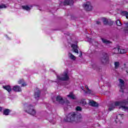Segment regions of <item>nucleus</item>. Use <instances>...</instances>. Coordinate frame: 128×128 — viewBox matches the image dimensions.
Masks as SVG:
<instances>
[{"mask_svg":"<svg viewBox=\"0 0 128 128\" xmlns=\"http://www.w3.org/2000/svg\"><path fill=\"white\" fill-rule=\"evenodd\" d=\"M68 98H71L72 100H76V96L74 94V93L72 92H70L68 96Z\"/></svg>","mask_w":128,"mask_h":128,"instance_id":"nucleus-12","label":"nucleus"},{"mask_svg":"<svg viewBox=\"0 0 128 128\" xmlns=\"http://www.w3.org/2000/svg\"><path fill=\"white\" fill-rule=\"evenodd\" d=\"M96 24H100V22L98 21V22H96Z\"/></svg>","mask_w":128,"mask_h":128,"instance_id":"nucleus-35","label":"nucleus"},{"mask_svg":"<svg viewBox=\"0 0 128 128\" xmlns=\"http://www.w3.org/2000/svg\"><path fill=\"white\" fill-rule=\"evenodd\" d=\"M10 110L8 109L4 110V114L5 116H8Z\"/></svg>","mask_w":128,"mask_h":128,"instance_id":"nucleus-16","label":"nucleus"},{"mask_svg":"<svg viewBox=\"0 0 128 128\" xmlns=\"http://www.w3.org/2000/svg\"><path fill=\"white\" fill-rule=\"evenodd\" d=\"M84 10H87L88 12H90L94 8V6L92 4V3L90 2H87L85 4H84L83 6Z\"/></svg>","mask_w":128,"mask_h":128,"instance_id":"nucleus-4","label":"nucleus"},{"mask_svg":"<svg viewBox=\"0 0 128 128\" xmlns=\"http://www.w3.org/2000/svg\"><path fill=\"white\" fill-rule=\"evenodd\" d=\"M102 22L104 24H108V20L106 18H102Z\"/></svg>","mask_w":128,"mask_h":128,"instance_id":"nucleus-27","label":"nucleus"},{"mask_svg":"<svg viewBox=\"0 0 128 128\" xmlns=\"http://www.w3.org/2000/svg\"><path fill=\"white\" fill-rule=\"evenodd\" d=\"M80 104H82V106H84V104H86V102L84 100H81V102H80Z\"/></svg>","mask_w":128,"mask_h":128,"instance_id":"nucleus-24","label":"nucleus"},{"mask_svg":"<svg viewBox=\"0 0 128 128\" xmlns=\"http://www.w3.org/2000/svg\"><path fill=\"white\" fill-rule=\"evenodd\" d=\"M78 118V114L74 112H72L68 114L67 116L66 119H65L66 122H74Z\"/></svg>","mask_w":128,"mask_h":128,"instance_id":"nucleus-3","label":"nucleus"},{"mask_svg":"<svg viewBox=\"0 0 128 128\" xmlns=\"http://www.w3.org/2000/svg\"><path fill=\"white\" fill-rule=\"evenodd\" d=\"M3 88L4 90H6L8 92H12V88H10V86H4Z\"/></svg>","mask_w":128,"mask_h":128,"instance_id":"nucleus-13","label":"nucleus"},{"mask_svg":"<svg viewBox=\"0 0 128 128\" xmlns=\"http://www.w3.org/2000/svg\"><path fill=\"white\" fill-rule=\"evenodd\" d=\"M104 60V62H106L108 61V55H106V58H103Z\"/></svg>","mask_w":128,"mask_h":128,"instance_id":"nucleus-25","label":"nucleus"},{"mask_svg":"<svg viewBox=\"0 0 128 128\" xmlns=\"http://www.w3.org/2000/svg\"><path fill=\"white\" fill-rule=\"evenodd\" d=\"M68 58L72 60H76V58L75 57V56H74V54H72L71 53H68Z\"/></svg>","mask_w":128,"mask_h":128,"instance_id":"nucleus-14","label":"nucleus"},{"mask_svg":"<svg viewBox=\"0 0 128 128\" xmlns=\"http://www.w3.org/2000/svg\"><path fill=\"white\" fill-rule=\"evenodd\" d=\"M32 6H22V8H23V10H30L32 9Z\"/></svg>","mask_w":128,"mask_h":128,"instance_id":"nucleus-15","label":"nucleus"},{"mask_svg":"<svg viewBox=\"0 0 128 128\" xmlns=\"http://www.w3.org/2000/svg\"><path fill=\"white\" fill-rule=\"evenodd\" d=\"M73 4L74 1L72 0H66L64 3V6H66L68 4Z\"/></svg>","mask_w":128,"mask_h":128,"instance_id":"nucleus-11","label":"nucleus"},{"mask_svg":"<svg viewBox=\"0 0 128 128\" xmlns=\"http://www.w3.org/2000/svg\"><path fill=\"white\" fill-rule=\"evenodd\" d=\"M113 52L114 54H120V48H114Z\"/></svg>","mask_w":128,"mask_h":128,"instance_id":"nucleus-18","label":"nucleus"},{"mask_svg":"<svg viewBox=\"0 0 128 128\" xmlns=\"http://www.w3.org/2000/svg\"><path fill=\"white\" fill-rule=\"evenodd\" d=\"M126 26H127L128 30H126L125 32H128V22H127V23L126 24Z\"/></svg>","mask_w":128,"mask_h":128,"instance_id":"nucleus-31","label":"nucleus"},{"mask_svg":"<svg viewBox=\"0 0 128 128\" xmlns=\"http://www.w3.org/2000/svg\"><path fill=\"white\" fill-rule=\"evenodd\" d=\"M122 116H124V114H119L118 116V118H122Z\"/></svg>","mask_w":128,"mask_h":128,"instance_id":"nucleus-32","label":"nucleus"},{"mask_svg":"<svg viewBox=\"0 0 128 128\" xmlns=\"http://www.w3.org/2000/svg\"><path fill=\"white\" fill-rule=\"evenodd\" d=\"M85 88L86 89V91L84 90L83 86L81 87V89L82 90H83L84 92H85V94H90L92 92V91L88 89V86H86Z\"/></svg>","mask_w":128,"mask_h":128,"instance_id":"nucleus-8","label":"nucleus"},{"mask_svg":"<svg viewBox=\"0 0 128 128\" xmlns=\"http://www.w3.org/2000/svg\"><path fill=\"white\" fill-rule=\"evenodd\" d=\"M122 16H126V18H128V13L126 11H124L122 12Z\"/></svg>","mask_w":128,"mask_h":128,"instance_id":"nucleus-19","label":"nucleus"},{"mask_svg":"<svg viewBox=\"0 0 128 128\" xmlns=\"http://www.w3.org/2000/svg\"><path fill=\"white\" fill-rule=\"evenodd\" d=\"M102 42H104V44H108L110 43V42L109 40H106V39L102 38Z\"/></svg>","mask_w":128,"mask_h":128,"instance_id":"nucleus-17","label":"nucleus"},{"mask_svg":"<svg viewBox=\"0 0 128 128\" xmlns=\"http://www.w3.org/2000/svg\"><path fill=\"white\" fill-rule=\"evenodd\" d=\"M24 110L32 116H36V110H34V106L31 105L24 104Z\"/></svg>","mask_w":128,"mask_h":128,"instance_id":"nucleus-2","label":"nucleus"},{"mask_svg":"<svg viewBox=\"0 0 128 128\" xmlns=\"http://www.w3.org/2000/svg\"><path fill=\"white\" fill-rule=\"evenodd\" d=\"M23 82H24V80H22V79L18 81V84H22Z\"/></svg>","mask_w":128,"mask_h":128,"instance_id":"nucleus-28","label":"nucleus"},{"mask_svg":"<svg viewBox=\"0 0 128 128\" xmlns=\"http://www.w3.org/2000/svg\"><path fill=\"white\" fill-rule=\"evenodd\" d=\"M116 22L117 26H122V23L120 22V20H117Z\"/></svg>","mask_w":128,"mask_h":128,"instance_id":"nucleus-26","label":"nucleus"},{"mask_svg":"<svg viewBox=\"0 0 128 128\" xmlns=\"http://www.w3.org/2000/svg\"><path fill=\"white\" fill-rule=\"evenodd\" d=\"M126 51L125 50L120 49L119 54H126Z\"/></svg>","mask_w":128,"mask_h":128,"instance_id":"nucleus-21","label":"nucleus"},{"mask_svg":"<svg viewBox=\"0 0 128 128\" xmlns=\"http://www.w3.org/2000/svg\"><path fill=\"white\" fill-rule=\"evenodd\" d=\"M72 48L74 52L76 54H78V46L76 44H72Z\"/></svg>","mask_w":128,"mask_h":128,"instance_id":"nucleus-7","label":"nucleus"},{"mask_svg":"<svg viewBox=\"0 0 128 128\" xmlns=\"http://www.w3.org/2000/svg\"><path fill=\"white\" fill-rule=\"evenodd\" d=\"M68 74V70H66L62 75L58 76L56 82H57V84H60L62 80H68L70 77Z\"/></svg>","mask_w":128,"mask_h":128,"instance_id":"nucleus-1","label":"nucleus"},{"mask_svg":"<svg viewBox=\"0 0 128 128\" xmlns=\"http://www.w3.org/2000/svg\"><path fill=\"white\" fill-rule=\"evenodd\" d=\"M2 107H0V112H2Z\"/></svg>","mask_w":128,"mask_h":128,"instance_id":"nucleus-36","label":"nucleus"},{"mask_svg":"<svg viewBox=\"0 0 128 128\" xmlns=\"http://www.w3.org/2000/svg\"><path fill=\"white\" fill-rule=\"evenodd\" d=\"M90 106H98V104L96 103V102H94V101L93 100H90L89 102Z\"/></svg>","mask_w":128,"mask_h":128,"instance_id":"nucleus-10","label":"nucleus"},{"mask_svg":"<svg viewBox=\"0 0 128 128\" xmlns=\"http://www.w3.org/2000/svg\"><path fill=\"white\" fill-rule=\"evenodd\" d=\"M12 90L14 92H22V88L19 86H14L12 88Z\"/></svg>","mask_w":128,"mask_h":128,"instance_id":"nucleus-6","label":"nucleus"},{"mask_svg":"<svg viewBox=\"0 0 128 128\" xmlns=\"http://www.w3.org/2000/svg\"><path fill=\"white\" fill-rule=\"evenodd\" d=\"M115 122H116L120 123V120H118V118H116V120H115Z\"/></svg>","mask_w":128,"mask_h":128,"instance_id":"nucleus-33","label":"nucleus"},{"mask_svg":"<svg viewBox=\"0 0 128 128\" xmlns=\"http://www.w3.org/2000/svg\"><path fill=\"white\" fill-rule=\"evenodd\" d=\"M119 82L120 84V88H121V90H122V88H124V80L122 79H120Z\"/></svg>","mask_w":128,"mask_h":128,"instance_id":"nucleus-9","label":"nucleus"},{"mask_svg":"<svg viewBox=\"0 0 128 128\" xmlns=\"http://www.w3.org/2000/svg\"><path fill=\"white\" fill-rule=\"evenodd\" d=\"M76 110L80 112V110H82V108H80V106H77L76 108Z\"/></svg>","mask_w":128,"mask_h":128,"instance_id":"nucleus-29","label":"nucleus"},{"mask_svg":"<svg viewBox=\"0 0 128 128\" xmlns=\"http://www.w3.org/2000/svg\"><path fill=\"white\" fill-rule=\"evenodd\" d=\"M119 66H120V62H114V66H115L116 68H118Z\"/></svg>","mask_w":128,"mask_h":128,"instance_id":"nucleus-23","label":"nucleus"},{"mask_svg":"<svg viewBox=\"0 0 128 128\" xmlns=\"http://www.w3.org/2000/svg\"><path fill=\"white\" fill-rule=\"evenodd\" d=\"M82 52H79V57L82 58Z\"/></svg>","mask_w":128,"mask_h":128,"instance_id":"nucleus-30","label":"nucleus"},{"mask_svg":"<svg viewBox=\"0 0 128 128\" xmlns=\"http://www.w3.org/2000/svg\"><path fill=\"white\" fill-rule=\"evenodd\" d=\"M34 98L36 100H38V98H40V92H36L34 94Z\"/></svg>","mask_w":128,"mask_h":128,"instance_id":"nucleus-22","label":"nucleus"},{"mask_svg":"<svg viewBox=\"0 0 128 128\" xmlns=\"http://www.w3.org/2000/svg\"><path fill=\"white\" fill-rule=\"evenodd\" d=\"M56 100L60 104H64V99H62V97L60 96H57L56 98Z\"/></svg>","mask_w":128,"mask_h":128,"instance_id":"nucleus-5","label":"nucleus"},{"mask_svg":"<svg viewBox=\"0 0 128 128\" xmlns=\"http://www.w3.org/2000/svg\"><path fill=\"white\" fill-rule=\"evenodd\" d=\"M8 6V5L2 4L0 5V8H6Z\"/></svg>","mask_w":128,"mask_h":128,"instance_id":"nucleus-20","label":"nucleus"},{"mask_svg":"<svg viewBox=\"0 0 128 128\" xmlns=\"http://www.w3.org/2000/svg\"><path fill=\"white\" fill-rule=\"evenodd\" d=\"M26 86V83H23L22 84V86Z\"/></svg>","mask_w":128,"mask_h":128,"instance_id":"nucleus-34","label":"nucleus"}]
</instances>
